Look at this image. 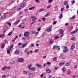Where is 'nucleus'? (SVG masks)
<instances>
[{
	"label": "nucleus",
	"instance_id": "obj_5",
	"mask_svg": "<svg viewBox=\"0 0 78 78\" xmlns=\"http://www.w3.org/2000/svg\"><path fill=\"white\" fill-rule=\"evenodd\" d=\"M36 69V68L35 67H31L29 69V70H32V71H34Z\"/></svg>",
	"mask_w": 78,
	"mask_h": 78
},
{
	"label": "nucleus",
	"instance_id": "obj_40",
	"mask_svg": "<svg viewBox=\"0 0 78 78\" xmlns=\"http://www.w3.org/2000/svg\"><path fill=\"white\" fill-rule=\"evenodd\" d=\"M70 55L71 56H73V53L71 51L70 52Z\"/></svg>",
	"mask_w": 78,
	"mask_h": 78
},
{
	"label": "nucleus",
	"instance_id": "obj_12",
	"mask_svg": "<svg viewBox=\"0 0 78 78\" xmlns=\"http://www.w3.org/2000/svg\"><path fill=\"white\" fill-rule=\"evenodd\" d=\"M64 33V30L62 29H60V34H62Z\"/></svg>",
	"mask_w": 78,
	"mask_h": 78
},
{
	"label": "nucleus",
	"instance_id": "obj_7",
	"mask_svg": "<svg viewBox=\"0 0 78 78\" xmlns=\"http://www.w3.org/2000/svg\"><path fill=\"white\" fill-rule=\"evenodd\" d=\"M27 44H28V43H26V44H23L21 46L22 48H24L25 46L27 45Z\"/></svg>",
	"mask_w": 78,
	"mask_h": 78
},
{
	"label": "nucleus",
	"instance_id": "obj_56",
	"mask_svg": "<svg viewBox=\"0 0 78 78\" xmlns=\"http://www.w3.org/2000/svg\"><path fill=\"white\" fill-rule=\"evenodd\" d=\"M47 64H48V65H50V64H51V63L50 62H47Z\"/></svg>",
	"mask_w": 78,
	"mask_h": 78
},
{
	"label": "nucleus",
	"instance_id": "obj_38",
	"mask_svg": "<svg viewBox=\"0 0 78 78\" xmlns=\"http://www.w3.org/2000/svg\"><path fill=\"white\" fill-rule=\"evenodd\" d=\"M42 20H43L44 22H45V20L46 19L45 17H43L42 18Z\"/></svg>",
	"mask_w": 78,
	"mask_h": 78
},
{
	"label": "nucleus",
	"instance_id": "obj_10",
	"mask_svg": "<svg viewBox=\"0 0 78 78\" xmlns=\"http://www.w3.org/2000/svg\"><path fill=\"white\" fill-rule=\"evenodd\" d=\"M37 17H35L32 20V21H35V20H37Z\"/></svg>",
	"mask_w": 78,
	"mask_h": 78
},
{
	"label": "nucleus",
	"instance_id": "obj_23",
	"mask_svg": "<svg viewBox=\"0 0 78 78\" xmlns=\"http://www.w3.org/2000/svg\"><path fill=\"white\" fill-rule=\"evenodd\" d=\"M5 34H3L1 35H0V37H4L5 36Z\"/></svg>",
	"mask_w": 78,
	"mask_h": 78
},
{
	"label": "nucleus",
	"instance_id": "obj_55",
	"mask_svg": "<svg viewBox=\"0 0 78 78\" xmlns=\"http://www.w3.org/2000/svg\"><path fill=\"white\" fill-rule=\"evenodd\" d=\"M32 33L33 34H35L36 32H35L34 31H33L32 32Z\"/></svg>",
	"mask_w": 78,
	"mask_h": 78
},
{
	"label": "nucleus",
	"instance_id": "obj_52",
	"mask_svg": "<svg viewBox=\"0 0 78 78\" xmlns=\"http://www.w3.org/2000/svg\"><path fill=\"white\" fill-rule=\"evenodd\" d=\"M35 1L36 2H37V3H39V0H35Z\"/></svg>",
	"mask_w": 78,
	"mask_h": 78
},
{
	"label": "nucleus",
	"instance_id": "obj_19",
	"mask_svg": "<svg viewBox=\"0 0 78 78\" xmlns=\"http://www.w3.org/2000/svg\"><path fill=\"white\" fill-rule=\"evenodd\" d=\"M12 34V30L10 32H9L8 34V36H11V34Z\"/></svg>",
	"mask_w": 78,
	"mask_h": 78
},
{
	"label": "nucleus",
	"instance_id": "obj_22",
	"mask_svg": "<svg viewBox=\"0 0 78 78\" xmlns=\"http://www.w3.org/2000/svg\"><path fill=\"white\" fill-rule=\"evenodd\" d=\"M5 69H6V66L5 67H3V68H2V70H3V71H5Z\"/></svg>",
	"mask_w": 78,
	"mask_h": 78
},
{
	"label": "nucleus",
	"instance_id": "obj_53",
	"mask_svg": "<svg viewBox=\"0 0 78 78\" xmlns=\"http://www.w3.org/2000/svg\"><path fill=\"white\" fill-rule=\"evenodd\" d=\"M65 26H67V25H69V23H65Z\"/></svg>",
	"mask_w": 78,
	"mask_h": 78
},
{
	"label": "nucleus",
	"instance_id": "obj_37",
	"mask_svg": "<svg viewBox=\"0 0 78 78\" xmlns=\"http://www.w3.org/2000/svg\"><path fill=\"white\" fill-rule=\"evenodd\" d=\"M57 48V46L56 45H55L53 47V49H56Z\"/></svg>",
	"mask_w": 78,
	"mask_h": 78
},
{
	"label": "nucleus",
	"instance_id": "obj_36",
	"mask_svg": "<svg viewBox=\"0 0 78 78\" xmlns=\"http://www.w3.org/2000/svg\"><path fill=\"white\" fill-rule=\"evenodd\" d=\"M29 73L28 74V75H33V73H30L29 72Z\"/></svg>",
	"mask_w": 78,
	"mask_h": 78
},
{
	"label": "nucleus",
	"instance_id": "obj_25",
	"mask_svg": "<svg viewBox=\"0 0 78 78\" xmlns=\"http://www.w3.org/2000/svg\"><path fill=\"white\" fill-rule=\"evenodd\" d=\"M46 31H48V32H49L50 31H51V30L50 29H48L46 30Z\"/></svg>",
	"mask_w": 78,
	"mask_h": 78
},
{
	"label": "nucleus",
	"instance_id": "obj_47",
	"mask_svg": "<svg viewBox=\"0 0 78 78\" xmlns=\"http://www.w3.org/2000/svg\"><path fill=\"white\" fill-rule=\"evenodd\" d=\"M18 45H22V44L21 43H19L18 44Z\"/></svg>",
	"mask_w": 78,
	"mask_h": 78
},
{
	"label": "nucleus",
	"instance_id": "obj_18",
	"mask_svg": "<svg viewBox=\"0 0 78 78\" xmlns=\"http://www.w3.org/2000/svg\"><path fill=\"white\" fill-rule=\"evenodd\" d=\"M62 70L64 72H66V67H63L62 69Z\"/></svg>",
	"mask_w": 78,
	"mask_h": 78
},
{
	"label": "nucleus",
	"instance_id": "obj_14",
	"mask_svg": "<svg viewBox=\"0 0 78 78\" xmlns=\"http://www.w3.org/2000/svg\"><path fill=\"white\" fill-rule=\"evenodd\" d=\"M64 62H61L59 63V65L60 66H62L64 65Z\"/></svg>",
	"mask_w": 78,
	"mask_h": 78
},
{
	"label": "nucleus",
	"instance_id": "obj_28",
	"mask_svg": "<svg viewBox=\"0 0 78 78\" xmlns=\"http://www.w3.org/2000/svg\"><path fill=\"white\" fill-rule=\"evenodd\" d=\"M59 18H60V19H62V13L60 14Z\"/></svg>",
	"mask_w": 78,
	"mask_h": 78
},
{
	"label": "nucleus",
	"instance_id": "obj_59",
	"mask_svg": "<svg viewBox=\"0 0 78 78\" xmlns=\"http://www.w3.org/2000/svg\"><path fill=\"white\" fill-rule=\"evenodd\" d=\"M61 11H64V8H62L61 9Z\"/></svg>",
	"mask_w": 78,
	"mask_h": 78
},
{
	"label": "nucleus",
	"instance_id": "obj_51",
	"mask_svg": "<svg viewBox=\"0 0 78 78\" xmlns=\"http://www.w3.org/2000/svg\"><path fill=\"white\" fill-rule=\"evenodd\" d=\"M51 8V5H49L47 7V8Z\"/></svg>",
	"mask_w": 78,
	"mask_h": 78
},
{
	"label": "nucleus",
	"instance_id": "obj_46",
	"mask_svg": "<svg viewBox=\"0 0 78 78\" xmlns=\"http://www.w3.org/2000/svg\"><path fill=\"white\" fill-rule=\"evenodd\" d=\"M52 1H53V0H49L48 1V2L49 3H51Z\"/></svg>",
	"mask_w": 78,
	"mask_h": 78
},
{
	"label": "nucleus",
	"instance_id": "obj_54",
	"mask_svg": "<svg viewBox=\"0 0 78 78\" xmlns=\"http://www.w3.org/2000/svg\"><path fill=\"white\" fill-rule=\"evenodd\" d=\"M22 39H23V41H25V37H23Z\"/></svg>",
	"mask_w": 78,
	"mask_h": 78
},
{
	"label": "nucleus",
	"instance_id": "obj_62",
	"mask_svg": "<svg viewBox=\"0 0 78 78\" xmlns=\"http://www.w3.org/2000/svg\"><path fill=\"white\" fill-rule=\"evenodd\" d=\"M26 53L27 55H29L30 54V52L29 51H27Z\"/></svg>",
	"mask_w": 78,
	"mask_h": 78
},
{
	"label": "nucleus",
	"instance_id": "obj_16",
	"mask_svg": "<svg viewBox=\"0 0 78 78\" xmlns=\"http://www.w3.org/2000/svg\"><path fill=\"white\" fill-rule=\"evenodd\" d=\"M5 47V43H3L1 45V48H4Z\"/></svg>",
	"mask_w": 78,
	"mask_h": 78
},
{
	"label": "nucleus",
	"instance_id": "obj_43",
	"mask_svg": "<svg viewBox=\"0 0 78 78\" xmlns=\"http://www.w3.org/2000/svg\"><path fill=\"white\" fill-rule=\"evenodd\" d=\"M71 3H73V4H74V3H75V2L74 0H73V1H72Z\"/></svg>",
	"mask_w": 78,
	"mask_h": 78
},
{
	"label": "nucleus",
	"instance_id": "obj_17",
	"mask_svg": "<svg viewBox=\"0 0 78 78\" xmlns=\"http://www.w3.org/2000/svg\"><path fill=\"white\" fill-rule=\"evenodd\" d=\"M45 10V9H41L39 10V11H41V12H42V11H44Z\"/></svg>",
	"mask_w": 78,
	"mask_h": 78
},
{
	"label": "nucleus",
	"instance_id": "obj_50",
	"mask_svg": "<svg viewBox=\"0 0 78 78\" xmlns=\"http://www.w3.org/2000/svg\"><path fill=\"white\" fill-rule=\"evenodd\" d=\"M17 37H18V36H16V37L14 38V39L15 40H16V39H17Z\"/></svg>",
	"mask_w": 78,
	"mask_h": 78
},
{
	"label": "nucleus",
	"instance_id": "obj_20",
	"mask_svg": "<svg viewBox=\"0 0 78 78\" xmlns=\"http://www.w3.org/2000/svg\"><path fill=\"white\" fill-rule=\"evenodd\" d=\"M32 65H33L32 64H30L29 65L27 66V68L30 69V68L31 67Z\"/></svg>",
	"mask_w": 78,
	"mask_h": 78
},
{
	"label": "nucleus",
	"instance_id": "obj_11",
	"mask_svg": "<svg viewBox=\"0 0 78 78\" xmlns=\"http://www.w3.org/2000/svg\"><path fill=\"white\" fill-rule=\"evenodd\" d=\"M68 51H69L68 49H65L63 51V53H66V52H67Z\"/></svg>",
	"mask_w": 78,
	"mask_h": 78
},
{
	"label": "nucleus",
	"instance_id": "obj_4",
	"mask_svg": "<svg viewBox=\"0 0 78 78\" xmlns=\"http://www.w3.org/2000/svg\"><path fill=\"white\" fill-rule=\"evenodd\" d=\"M36 66L37 67H38V68H40V67H42V65L39 64H36Z\"/></svg>",
	"mask_w": 78,
	"mask_h": 78
},
{
	"label": "nucleus",
	"instance_id": "obj_60",
	"mask_svg": "<svg viewBox=\"0 0 78 78\" xmlns=\"http://www.w3.org/2000/svg\"><path fill=\"white\" fill-rule=\"evenodd\" d=\"M7 24H8L9 26H11V23H7Z\"/></svg>",
	"mask_w": 78,
	"mask_h": 78
},
{
	"label": "nucleus",
	"instance_id": "obj_48",
	"mask_svg": "<svg viewBox=\"0 0 78 78\" xmlns=\"http://www.w3.org/2000/svg\"><path fill=\"white\" fill-rule=\"evenodd\" d=\"M75 39V37H73L71 38V40L72 41H74Z\"/></svg>",
	"mask_w": 78,
	"mask_h": 78
},
{
	"label": "nucleus",
	"instance_id": "obj_9",
	"mask_svg": "<svg viewBox=\"0 0 78 78\" xmlns=\"http://www.w3.org/2000/svg\"><path fill=\"white\" fill-rule=\"evenodd\" d=\"M53 42H54V41H53L52 40H50L49 42V44H52Z\"/></svg>",
	"mask_w": 78,
	"mask_h": 78
},
{
	"label": "nucleus",
	"instance_id": "obj_64",
	"mask_svg": "<svg viewBox=\"0 0 78 78\" xmlns=\"http://www.w3.org/2000/svg\"><path fill=\"white\" fill-rule=\"evenodd\" d=\"M13 48V45H12L10 46V48Z\"/></svg>",
	"mask_w": 78,
	"mask_h": 78
},
{
	"label": "nucleus",
	"instance_id": "obj_42",
	"mask_svg": "<svg viewBox=\"0 0 78 78\" xmlns=\"http://www.w3.org/2000/svg\"><path fill=\"white\" fill-rule=\"evenodd\" d=\"M41 30V27H39L38 28L37 30L38 31H39Z\"/></svg>",
	"mask_w": 78,
	"mask_h": 78
},
{
	"label": "nucleus",
	"instance_id": "obj_41",
	"mask_svg": "<svg viewBox=\"0 0 78 78\" xmlns=\"http://www.w3.org/2000/svg\"><path fill=\"white\" fill-rule=\"evenodd\" d=\"M59 38V37L56 36L55 37V39H58Z\"/></svg>",
	"mask_w": 78,
	"mask_h": 78
},
{
	"label": "nucleus",
	"instance_id": "obj_33",
	"mask_svg": "<svg viewBox=\"0 0 78 78\" xmlns=\"http://www.w3.org/2000/svg\"><path fill=\"white\" fill-rule=\"evenodd\" d=\"M49 14H50V13L48 12L47 14L45 15L44 16L45 17H47V16H48V15H49Z\"/></svg>",
	"mask_w": 78,
	"mask_h": 78
},
{
	"label": "nucleus",
	"instance_id": "obj_8",
	"mask_svg": "<svg viewBox=\"0 0 78 78\" xmlns=\"http://www.w3.org/2000/svg\"><path fill=\"white\" fill-rule=\"evenodd\" d=\"M14 53L15 54H19V53H20V51H19L16 50L15 51Z\"/></svg>",
	"mask_w": 78,
	"mask_h": 78
},
{
	"label": "nucleus",
	"instance_id": "obj_63",
	"mask_svg": "<svg viewBox=\"0 0 78 78\" xmlns=\"http://www.w3.org/2000/svg\"><path fill=\"white\" fill-rule=\"evenodd\" d=\"M58 49H60V46H57V47Z\"/></svg>",
	"mask_w": 78,
	"mask_h": 78
},
{
	"label": "nucleus",
	"instance_id": "obj_58",
	"mask_svg": "<svg viewBox=\"0 0 78 78\" xmlns=\"http://www.w3.org/2000/svg\"><path fill=\"white\" fill-rule=\"evenodd\" d=\"M34 51H35V52H38V50H37V49H36V50H35Z\"/></svg>",
	"mask_w": 78,
	"mask_h": 78
},
{
	"label": "nucleus",
	"instance_id": "obj_44",
	"mask_svg": "<svg viewBox=\"0 0 78 78\" xmlns=\"http://www.w3.org/2000/svg\"><path fill=\"white\" fill-rule=\"evenodd\" d=\"M74 67L75 69H76L77 68V66H76V65H74Z\"/></svg>",
	"mask_w": 78,
	"mask_h": 78
},
{
	"label": "nucleus",
	"instance_id": "obj_39",
	"mask_svg": "<svg viewBox=\"0 0 78 78\" xmlns=\"http://www.w3.org/2000/svg\"><path fill=\"white\" fill-rule=\"evenodd\" d=\"M67 4V1H65L64 3V5H66Z\"/></svg>",
	"mask_w": 78,
	"mask_h": 78
},
{
	"label": "nucleus",
	"instance_id": "obj_34",
	"mask_svg": "<svg viewBox=\"0 0 78 78\" xmlns=\"http://www.w3.org/2000/svg\"><path fill=\"white\" fill-rule=\"evenodd\" d=\"M30 47H34V44H31L30 45Z\"/></svg>",
	"mask_w": 78,
	"mask_h": 78
},
{
	"label": "nucleus",
	"instance_id": "obj_61",
	"mask_svg": "<svg viewBox=\"0 0 78 78\" xmlns=\"http://www.w3.org/2000/svg\"><path fill=\"white\" fill-rule=\"evenodd\" d=\"M35 22H36V21H34V22H32L30 24V25H33V23H35Z\"/></svg>",
	"mask_w": 78,
	"mask_h": 78
},
{
	"label": "nucleus",
	"instance_id": "obj_30",
	"mask_svg": "<svg viewBox=\"0 0 78 78\" xmlns=\"http://www.w3.org/2000/svg\"><path fill=\"white\" fill-rule=\"evenodd\" d=\"M10 51H11V49H10V50H8L7 51V53H8V54H9V53H10Z\"/></svg>",
	"mask_w": 78,
	"mask_h": 78
},
{
	"label": "nucleus",
	"instance_id": "obj_13",
	"mask_svg": "<svg viewBox=\"0 0 78 78\" xmlns=\"http://www.w3.org/2000/svg\"><path fill=\"white\" fill-rule=\"evenodd\" d=\"M71 73V71L70 70L67 72V74L68 75H69Z\"/></svg>",
	"mask_w": 78,
	"mask_h": 78
},
{
	"label": "nucleus",
	"instance_id": "obj_27",
	"mask_svg": "<svg viewBox=\"0 0 78 78\" xmlns=\"http://www.w3.org/2000/svg\"><path fill=\"white\" fill-rule=\"evenodd\" d=\"M5 68L7 69H9V70L11 69V67H10V66L7 67V66H5Z\"/></svg>",
	"mask_w": 78,
	"mask_h": 78
},
{
	"label": "nucleus",
	"instance_id": "obj_49",
	"mask_svg": "<svg viewBox=\"0 0 78 78\" xmlns=\"http://www.w3.org/2000/svg\"><path fill=\"white\" fill-rule=\"evenodd\" d=\"M4 42H5V43H7L8 42V41H7V40H5L4 41Z\"/></svg>",
	"mask_w": 78,
	"mask_h": 78
},
{
	"label": "nucleus",
	"instance_id": "obj_1",
	"mask_svg": "<svg viewBox=\"0 0 78 78\" xmlns=\"http://www.w3.org/2000/svg\"><path fill=\"white\" fill-rule=\"evenodd\" d=\"M30 34V32H26L24 34V35L25 37H27Z\"/></svg>",
	"mask_w": 78,
	"mask_h": 78
},
{
	"label": "nucleus",
	"instance_id": "obj_57",
	"mask_svg": "<svg viewBox=\"0 0 78 78\" xmlns=\"http://www.w3.org/2000/svg\"><path fill=\"white\" fill-rule=\"evenodd\" d=\"M63 48H64V49H67V47L66 46H64Z\"/></svg>",
	"mask_w": 78,
	"mask_h": 78
},
{
	"label": "nucleus",
	"instance_id": "obj_6",
	"mask_svg": "<svg viewBox=\"0 0 78 78\" xmlns=\"http://www.w3.org/2000/svg\"><path fill=\"white\" fill-rule=\"evenodd\" d=\"M78 30H75L71 32L70 33V34H73V33H76L78 31Z\"/></svg>",
	"mask_w": 78,
	"mask_h": 78
},
{
	"label": "nucleus",
	"instance_id": "obj_32",
	"mask_svg": "<svg viewBox=\"0 0 78 78\" xmlns=\"http://www.w3.org/2000/svg\"><path fill=\"white\" fill-rule=\"evenodd\" d=\"M69 64H70V63H69V62H67V63L66 64V66H69Z\"/></svg>",
	"mask_w": 78,
	"mask_h": 78
},
{
	"label": "nucleus",
	"instance_id": "obj_24",
	"mask_svg": "<svg viewBox=\"0 0 78 78\" xmlns=\"http://www.w3.org/2000/svg\"><path fill=\"white\" fill-rule=\"evenodd\" d=\"M56 59H57V57H55L53 59V61H56Z\"/></svg>",
	"mask_w": 78,
	"mask_h": 78
},
{
	"label": "nucleus",
	"instance_id": "obj_29",
	"mask_svg": "<svg viewBox=\"0 0 78 78\" xmlns=\"http://www.w3.org/2000/svg\"><path fill=\"white\" fill-rule=\"evenodd\" d=\"M57 23V22L56 21H54L53 22V25H56V23Z\"/></svg>",
	"mask_w": 78,
	"mask_h": 78
},
{
	"label": "nucleus",
	"instance_id": "obj_45",
	"mask_svg": "<svg viewBox=\"0 0 78 78\" xmlns=\"http://www.w3.org/2000/svg\"><path fill=\"white\" fill-rule=\"evenodd\" d=\"M23 73H24L25 74H27V73H27V72L26 71H23Z\"/></svg>",
	"mask_w": 78,
	"mask_h": 78
},
{
	"label": "nucleus",
	"instance_id": "obj_31",
	"mask_svg": "<svg viewBox=\"0 0 78 78\" xmlns=\"http://www.w3.org/2000/svg\"><path fill=\"white\" fill-rule=\"evenodd\" d=\"M75 48V46L74 45H73L71 46V49H74Z\"/></svg>",
	"mask_w": 78,
	"mask_h": 78
},
{
	"label": "nucleus",
	"instance_id": "obj_26",
	"mask_svg": "<svg viewBox=\"0 0 78 78\" xmlns=\"http://www.w3.org/2000/svg\"><path fill=\"white\" fill-rule=\"evenodd\" d=\"M75 15H74L71 18V20H73L74 19H75Z\"/></svg>",
	"mask_w": 78,
	"mask_h": 78
},
{
	"label": "nucleus",
	"instance_id": "obj_2",
	"mask_svg": "<svg viewBox=\"0 0 78 78\" xmlns=\"http://www.w3.org/2000/svg\"><path fill=\"white\" fill-rule=\"evenodd\" d=\"M18 62H24L25 60L23 58H20L18 59Z\"/></svg>",
	"mask_w": 78,
	"mask_h": 78
},
{
	"label": "nucleus",
	"instance_id": "obj_21",
	"mask_svg": "<svg viewBox=\"0 0 78 78\" xmlns=\"http://www.w3.org/2000/svg\"><path fill=\"white\" fill-rule=\"evenodd\" d=\"M25 6V3H24V4H22L20 5L21 7H24V6Z\"/></svg>",
	"mask_w": 78,
	"mask_h": 78
},
{
	"label": "nucleus",
	"instance_id": "obj_3",
	"mask_svg": "<svg viewBox=\"0 0 78 78\" xmlns=\"http://www.w3.org/2000/svg\"><path fill=\"white\" fill-rule=\"evenodd\" d=\"M45 70L48 73H51V71L50 70V69H46Z\"/></svg>",
	"mask_w": 78,
	"mask_h": 78
},
{
	"label": "nucleus",
	"instance_id": "obj_35",
	"mask_svg": "<svg viewBox=\"0 0 78 78\" xmlns=\"http://www.w3.org/2000/svg\"><path fill=\"white\" fill-rule=\"evenodd\" d=\"M6 75H3L2 76V78H6Z\"/></svg>",
	"mask_w": 78,
	"mask_h": 78
},
{
	"label": "nucleus",
	"instance_id": "obj_15",
	"mask_svg": "<svg viewBox=\"0 0 78 78\" xmlns=\"http://www.w3.org/2000/svg\"><path fill=\"white\" fill-rule=\"evenodd\" d=\"M6 16L2 15L1 16V19H4V18H6Z\"/></svg>",
	"mask_w": 78,
	"mask_h": 78
}]
</instances>
